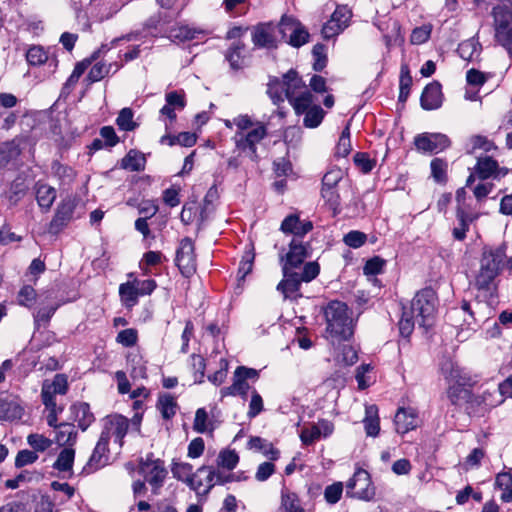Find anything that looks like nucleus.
<instances>
[{
    "instance_id": "nucleus-15",
    "label": "nucleus",
    "mask_w": 512,
    "mask_h": 512,
    "mask_svg": "<svg viewBox=\"0 0 512 512\" xmlns=\"http://www.w3.org/2000/svg\"><path fill=\"white\" fill-rule=\"evenodd\" d=\"M68 390L67 377L64 374H56L52 380L46 379L42 384L41 397L47 409L56 408V395H64Z\"/></svg>"
},
{
    "instance_id": "nucleus-47",
    "label": "nucleus",
    "mask_w": 512,
    "mask_h": 512,
    "mask_svg": "<svg viewBox=\"0 0 512 512\" xmlns=\"http://www.w3.org/2000/svg\"><path fill=\"white\" fill-rule=\"evenodd\" d=\"M430 166L434 180L438 183H445L447 180V163L440 158H435L431 161Z\"/></svg>"
},
{
    "instance_id": "nucleus-42",
    "label": "nucleus",
    "mask_w": 512,
    "mask_h": 512,
    "mask_svg": "<svg viewBox=\"0 0 512 512\" xmlns=\"http://www.w3.org/2000/svg\"><path fill=\"white\" fill-rule=\"evenodd\" d=\"M59 304L53 303L47 306L40 307L36 313L34 314V322L35 324L40 326H46L50 321L51 317L54 315L56 310L58 309Z\"/></svg>"
},
{
    "instance_id": "nucleus-44",
    "label": "nucleus",
    "mask_w": 512,
    "mask_h": 512,
    "mask_svg": "<svg viewBox=\"0 0 512 512\" xmlns=\"http://www.w3.org/2000/svg\"><path fill=\"white\" fill-rule=\"evenodd\" d=\"M416 317L406 308H403L402 317L399 321V331L403 337H409L414 330Z\"/></svg>"
},
{
    "instance_id": "nucleus-12",
    "label": "nucleus",
    "mask_w": 512,
    "mask_h": 512,
    "mask_svg": "<svg viewBox=\"0 0 512 512\" xmlns=\"http://www.w3.org/2000/svg\"><path fill=\"white\" fill-rule=\"evenodd\" d=\"M346 488L348 496L361 500H370L375 494L370 475L362 469L354 473L353 477L347 482Z\"/></svg>"
},
{
    "instance_id": "nucleus-2",
    "label": "nucleus",
    "mask_w": 512,
    "mask_h": 512,
    "mask_svg": "<svg viewBox=\"0 0 512 512\" xmlns=\"http://www.w3.org/2000/svg\"><path fill=\"white\" fill-rule=\"evenodd\" d=\"M326 332L333 340L345 341L353 335V319L348 306L341 301H331L324 308Z\"/></svg>"
},
{
    "instance_id": "nucleus-49",
    "label": "nucleus",
    "mask_w": 512,
    "mask_h": 512,
    "mask_svg": "<svg viewBox=\"0 0 512 512\" xmlns=\"http://www.w3.org/2000/svg\"><path fill=\"white\" fill-rule=\"evenodd\" d=\"M75 410L79 427L82 430H85L94 420L93 414L90 412L89 405L86 403H80L75 406Z\"/></svg>"
},
{
    "instance_id": "nucleus-59",
    "label": "nucleus",
    "mask_w": 512,
    "mask_h": 512,
    "mask_svg": "<svg viewBox=\"0 0 512 512\" xmlns=\"http://www.w3.org/2000/svg\"><path fill=\"white\" fill-rule=\"evenodd\" d=\"M367 235L361 231L353 230L348 232L344 238V243L351 248H359L365 244Z\"/></svg>"
},
{
    "instance_id": "nucleus-17",
    "label": "nucleus",
    "mask_w": 512,
    "mask_h": 512,
    "mask_svg": "<svg viewBox=\"0 0 512 512\" xmlns=\"http://www.w3.org/2000/svg\"><path fill=\"white\" fill-rule=\"evenodd\" d=\"M276 29V25L271 22L256 25L252 32L254 45L262 48H276L280 42Z\"/></svg>"
},
{
    "instance_id": "nucleus-20",
    "label": "nucleus",
    "mask_w": 512,
    "mask_h": 512,
    "mask_svg": "<svg viewBox=\"0 0 512 512\" xmlns=\"http://www.w3.org/2000/svg\"><path fill=\"white\" fill-rule=\"evenodd\" d=\"M420 103L425 110L439 108L442 104L441 85L438 82L428 84L422 92Z\"/></svg>"
},
{
    "instance_id": "nucleus-53",
    "label": "nucleus",
    "mask_w": 512,
    "mask_h": 512,
    "mask_svg": "<svg viewBox=\"0 0 512 512\" xmlns=\"http://www.w3.org/2000/svg\"><path fill=\"white\" fill-rule=\"evenodd\" d=\"M308 39V31L299 22L298 27H296V29L292 31V34H289V40H287V43L293 47L298 48L307 43Z\"/></svg>"
},
{
    "instance_id": "nucleus-22",
    "label": "nucleus",
    "mask_w": 512,
    "mask_h": 512,
    "mask_svg": "<svg viewBox=\"0 0 512 512\" xmlns=\"http://www.w3.org/2000/svg\"><path fill=\"white\" fill-rule=\"evenodd\" d=\"M397 433L405 434L417 427V415L411 408H400L394 418Z\"/></svg>"
},
{
    "instance_id": "nucleus-58",
    "label": "nucleus",
    "mask_w": 512,
    "mask_h": 512,
    "mask_svg": "<svg viewBox=\"0 0 512 512\" xmlns=\"http://www.w3.org/2000/svg\"><path fill=\"white\" fill-rule=\"evenodd\" d=\"M38 460V454L34 450H20L15 457V466L22 468L26 465L35 463Z\"/></svg>"
},
{
    "instance_id": "nucleus-9",
    "label": "nucleus",
    "mask_w": 512,
    "mask_h": 512,
    "mask_svg": "<svg viewBox=\"0 0 512 512\" xmlns=\"http://www.w3.org/2000/svg\"><path fill=\"white\" fill-rule=\"evenodd\" d=\"M267 127L262 122H255L254 128L248 132H236L234 136L236 148L250 157L251 160H258L257 144L267 136Z\"/></svg>"
},
{
    "instance_id": "nucleus-24",
    "label": "nucleus",
    "mask_w": 512,
    "mask_h": 512,
    "mask_svg": "<svg viewBox=\"0 0 512 512\" xmlns=\"http://www.w3.org/2000/svg\"><path fill=\"white\" fill-rule=\"evenodd\" d=\"M78 432L71 423H61L55 430V441L59 446H73L76 443Z\"/></svg>"
},
{
    "instance_id": "nucleus-37",
    "label": "nucleus",
    "mask_w": 512,
    "mask_h": 512,
    "mask_svg": "<svg viewBox=\"0 0 512 512\" xmlns=\"http://www.w3.org/2000/svg\"><path fill=\"white\" fill-rule=\"evenodd\" d=\"M244 50L243 43L233 44L226 53V59L230 64V67L234 70H238L243 66L242 52Z\"/></svg>"
},
{
    "instance_id": "nucleus-21",
    "label": "nucleus",
    "mask_w": 512,
    "mask_h": 512,
    "mask_svg": "<svg viewBox=\"0 0 512 512\" xmlns=\"http://www.w3.org/2000/svg\"><path fill=\"white\" fill-rule=\"evenodd\" d=\"M258 372L253 368H247L244 366H239L234 371L233 382L236 386V391L238 395H241L243 398L246 397L250 386L247 382L248 379H257Z\"/></svg>"
},
{
    "instance_id": "nucleus-18",
    "label": "nucleus",
    "mask_w": 512,
    "mask_h": 512,
    "mask_svg": "<svg viewBox=\"0 0 512 512\" xmlns=\"http://www.w3.org/2000/svg\"><path fill=\"white\" fill-rule=\"evenodd\" d=\"M313 229V223L309 220H300L297 214H290L284 218L280 230L285 234H292L300 239Z\"/></svg>"
},
{
    "instance_id": "nucleus-25",
    "label": "nucleus",
    "mask_w": 512,
    "mask_h": 512,
    "mask_svg": "<svg viewBox=\"0 0 512 512\" xmlns=\"http://www.w3.org/2000/svg\"><path fill=\"white\" fill-rule=\"evenodd\" d=\"M203 34L202 30L190 28L187 25L172 27L168 32V38L173 42H185L197 39L198 35Z\"/></svg>"
},
{
    "instance_id": "nucleus-55",
    "label": "nucleus",
    "mask_w": 512,
    "mask_h": 512,
    "mask_svg": "<svg viewBox=\"0 0 512 512\" xmlns=\"http://www.w3.org/2000/svg\"><path fill=\"white\" fill-rule=\"evenodd\" d=\"M321 196L336 214L340 208V195L336 188H322Z\"/></svg>"
},
{
    "instance_id": "nucleus-5",
    "label": "nucleus",
    "mask_w": 512,
    "mask_h": 512,
    "mask_svg": "<svg viewBox=\"0 0 512 512\" xmlns=\"http://www.w3.org/2000/svg\"><path fill=\"white\" fill-rule=\"evenodd\" d=\"M495 39L512 57V2L503 0L493 7Z\"/></svg>"
},
{
    "instance_id": "nucleus-63",
    "label": "nucleus",
    "mask_w": 512,
    "mask_h": 512,
    "mask_svg": "<svg viewBox=\"0 0 512 512\" xmlns=\"http://www.w3.org/2000/svg\"><path fill=\"white\" fill-rule=\"evenodd\" d=\"M343 485L341 482L333 483L325 488L324 497L329 504L337 503L342 495Z\"/></svg>"
},
{
    "instance_id": "nucleus-64",
    "label": "nucleus",
    "mask_w": 512,
    "mask_h": 512,
    "mask_svg": "<svg viewBox=\"0 0 512 512\" xmlns=\"http://www.w3.org/2000/svg\"><path fill=\"white\" fill-rule=\"evenodd\" d=\"M159 119L164 122L165 130L171 131L177 119L176 110L166 104L160 109Z\"/></svg>"
},
{
    "instance_id": "nucleus-54",
    "label": "nucleus",
    "mask_w": 512,
    "mask_h": 512,
    "mask_svg": "<svg viewBox=\"0 0 512 512\" xmlns=\"http://www.w3.org/2000/svg\"><path fill=\"white\" fill-rule=\"evenodd\" d=\"M351 140H350V130L349 127H346L339 138V141L336 146L335 155L337 157H346L351 152Z\"/></svg>"
},
{
    "instance_id": "nucleus-30",
    "label": "nucleus",
    "mask_w": 512,
    "mask_h": 512,
    "mask_svg": "<svg viewBox=\"0 0 512 512\" xmlns=\"http://www.w3.org/2000/svg\"><path fill=\"white\" fill-rule=\"evenodd\" d=\"M476 173L480 179L491 177L498 170V163L492 157H479L475 167Z\"/></svg>"
},
{
    "instance_id": "nucleus-8",
    "label": "nucleus",
    "mask_w": 512,
    "mask_h": 512,
    "mask_svg": "<svg viewBox=\"0 0 512 512\" xmlns=\"http://www.w3.org/2000/svg\"><path fill=\"white\" fill-rule=\"evenodd\" d=\"M139 473L143 476L145 482L151 486L152 494L159 495L168 475L164 461L154 458L153 454H149L145 459L140 460Z\"/></svg>"
},
{
    "instance_id": "nucleus-29",
    "label": "nucleus",
    "mask_w": 512,
    "mask_h": 512,
    "mask_svg": "<svg viewBox=\"0 0 512 512\" xmlns=\"http://www.w3.org/2000/svg\"><path fill=\"white\" fill-rule=\"evenodd\" d=\"M145 157L136 150H130L121 161V167L129 171H140L145 167Z\"/></svg>"
},
{
    "instance_id": "nucleus-32",
    "label": "nucleus",
    "mask_w": 512,
    "mask_h": 512,
    "mask_svg": "<svg viewBox=\"0 0 512 512\" xmlns=\"http://www.w3.org/2000/svg\"><path fill=\"white\" fill-rule=\"evenodd\" d=\"M75 458V450L71 447L64 448L59 453L53 467L60 472H67L72 469Z\"/></svg>"
},
{
    "instance_id": "nucleus-35",
    "label": "nucleus",
    "mask_w": 512,
    "mask_h": 512,
    "mask_svg": "<svg viewBox=\"0 0 512 512\" xmlns=\"http://www.w3.org/2000/svg\"><path fill=\"white\" fill-rule=\"evenodd\" d=\"M171 472L173 476L183 482L189 484L190 479L194 476L193 466L189 463L185 462H176L172 463Z\"/></svg>"
},
{
    "instance_id": "nucleus-40",
    "label": "nucleus",
    "mask_w": 512,
    "mask_h": 512,
    "mask_svg": "<svg viewBox=\"0 0 512 512\" xmlns=\"http://www.w3.org/2000/svg\"><path fill=\"white\" fill-rule=\"evenodd\" d=\"M119 293L122 301L127 306H133L136 304L138 299V291L135 282H126L120 285Z\"/></svg>"
},
{
    "instance_id": "nucleus-23",
    "label": "nucleus",
    "mask_w": 512,
    "mask_h": 512,
    "mask_svg": "<svg viewBox=\"0 0 512 512\" xmlns=\"http://www.w3.org/2000/svg\"><path fill=\"white\" fill-rule=\"evenodd\" d=\"M287 76L288 72L283 75L282 80L273 78L268 83L267 94L276 105L287 99V88L289 84Z\"/></svg>"
},
{
    "instance_id": "nucleus-13",
    "label": "nucleus",
    "mask_w": 512,
    "mask_h": 512,
    "mask_svg": "<svg viewBox=\"0 0 512 512\" xmlns=\"http://www.w3.org/2000/svg\"><path fill=\"white\" fill-rule=\"evenodd\" d=\"M311 246L308 242L293 238L289 244V251L285 256H281L282 267L288 269H298L304 263L305 259L310 257Z\"/></svg>"
},
{
    "instance_id": "nucleus-48",
    "label": "nucleus",
    "mask_w": 512,
    "mask_h": 512,
    "mask_svg": "<svg viewBox=\"0 0 512 512\" xmlns=\"http://www.w3.org/2000/svg\"><path fill=\"white\" fill-rule=\"evenodd\" d=\"M133 111L130 108H123L116 119V123L121 130L132 131L136 128V123L133 121Z\"/></svg>"
},
{
    "instance_id": "nucleus-43",
    "label": "nucleus",
    "mask_w": 512,
    "mask_h": 512,
    "mask_svg": "<svg viewBox=\"0 0 512 512\" xmlns=\"http://www.w3.org/2000/svg\"><path fill=\"white\" fill-rule=\"evenodd\" d=\"M185 92L183 90H174L165 94L166 105L175 109L176 111H182L186 106Z\"/></svg>"
},
{
    "instance_id": "nucleus-27",
    "label": "nucleus",
    "mask_w": 512,
    "mask_h": 512,
    "mask_svg": "<svg viewBox=\"0 0 512 512\" xmlns=\"http://www.w3.org/2000/svg\"><path fill=\"white\" fill-rule=\"evenodd\" d=\"M56 199V190L47 184H37L36 200L40 207L49 209Z\"/></svg>"
},
{
    "instance_id": "nucleus-38",
    "label": "nucleus",
    "mask_w": 512,
    "mask_h": 512,
    "mask_svg": "<svg viewBox=\"0 0 512 512\" xmlns=\"http://www.w3.org/2000/svg\"><path fill=\"white\" fill-rule=\"evenodd\" d=\"M304 114L303 123L307 128L318 127L324 118V111L319 105H313L309 110L305 111Z\"/></svg>"
},
{
    "instance_id": "nucleus-4",
    "label": "nucleus",
    "mask_w": 512,
    "mask_h": 512,
    "mask_svg": "<svg viewBox=\"0 0 512 512\" xmlns=\"http://www.w3.org/2000/svg\"><path fill=\"white\" fill-rule=\"evenodd\" d=\"M505 258L506 253L503 247L483 251L480 269L475 279V285L478 289H489L494 279L499 275Z\"/></svg>"
},
{
    "instance_id": "nucleus-33",
    "label": "nucleus",
    "mask_w": 512,
    "mask_h": 512,
    "mask_svg": "<svg viewBox=\"0 0 512 512\" xmlns=\"http://www.w3.org/2000/svg\"><path fill=\"white\" fill-rule=\"evenodd\" d=\"M20 154L19 147L14 141L0 144V169L5 168L9 162Z\"/></svg>"
},
{
    "instance_id": "nucleus-3",
    "label": "nucleus",
    "mask_w": 512,
    "mask_h": 512,
    "mask_svg": "<svg viewBox=\"0 0 512 512\" xmlns=\"http://www.w3.org/2000/svg\"><path fill=\"white\" fill-rule=\"evenodd\" d=\"M283 279L277 285V290L280 291L285 298L296 299L302 295L299 289L302 282H310L315 279L320 272V266L317 262H307L302 268L301 272L294 269L283 268Z\"/></svg>"
},
{
    "instance_id": "nucleus-28",
    "label": "nucleus",
    "mask_w": 512,
    "mask_h": 512,
    "mask_svg": "<svg viewBox=\"0 0 512 512\" xmlns=\"http://www.w3.org/2000/svg\"><path fill=\"white\" fill-rule=\"evenodd\" d=\"M177 402L171 394L164 393L158 397L157 408L164 419H170L176 414Z\"/></svg>"
},
{
    "instance_id": "nucleus-39",
    "label": "nucleus",
    "mask_w": 512,
    "mask_h": 512,
    "mask_svg": "<svg viewBox=\"0 0 512 512\" xmlns=\"http://www.w3.org/2000/svg\"><path fill=\"white\" fill-rule=\"evenodd\" d=\"M457 51L459 56L467 61H472L475 57L479 56L478 43L474 39H468L460 43Z\"/></svg>"
},
{
    "instance_id": "nucleus-7",
    "label": "nucleus",
    "mask_w": 512,
    "mask_h": 512,
    "mask_svg": "<svg viewBox=\"0 0 512 512\" xmlns=\"http://www.w3.org/2000/svg\"><path fill=\"white\" fill-rule=\"evenodd\" d=\"M287 100L297 115L304 114L313 104V95L295 70L288 71Z\"/></svg>"
},
{
    "instance_id": "nucleus-14",
    "label": "nucleus",
    "mask_w": 512,
    "mask_h": 512,
    "mask_svg": "<svg viewBox=\"0 0 512 512\" xmlns=\"http://www.w3.org/2000/svg\"><path fill=\"white\" fill-rule=\"evenodd\" d=\"M192 240L188 237L181 240L176 253V265L185 277L192 276L196 271V255Z\"/></svg>"
},
{
    "instance_id": "nucleus-36",
    "label": "nucleus",
    "mask_w": 512,
    "mask_h": 512,
    "mask_svg": "<svg viewBox=\"0 0 512 512\" xmlns=\"http://www.w3.org/2000/svg\"><path fill=\"white\" fill-rule=\"evenodd\" d=\"M457 219L459 221V226L455 227L453 230V235L457 240H463L466 236V231L468 230V223L472 222L477 216L470 217L462 208L458 207L457 209Z\"/></svg>"
},
{
    "instance_id": "nucleus-52",
    "label": "nucleus",
    "mask_w": 512,
    "mask_h": 512,
    "mask_svg": "<svg viewBox=\"0 0 512 512\" xmlns=\"http://www.w3.org/2000/svg\"><path fill=\"white\" fill-rule=\"evenodd\" d=\"M30 65H42L48 60L47 52L41 46H32L26 53Z\"/></svg>"
},
{
    "instance_id": "nucleus-45",
    "label": "nucleus",
    "mask_w": 512,
    "mask_h": 512,
    "mask_svg": "<svg viewBox=\"0 0 512 512\" xmlns=\"http://www.w3.org/2000/svg\"><path fill=\"white\" fill-rule=\"evenodd\" d=\"M281 507L284 509V512H305L300 507L297 495L289 491H282Z\"/></svg>"
},
{
    "instance_id": "nucleus-11",
    "label": "nucleus",
    "mask_w": 512,
    "mask_h": 512,
    "mask_svg": "<svg viewBox=\"0 0 512 512\" xmlns=\"http://www.w3.org/2000/svg\"><path fill=\"white\" fill-rule=\"evenodd\" d=\"M128 428V418L120 414L108 415L103 419V428L100 438H105V441L108 444L110 439L113 438L114 443L121 448L123 446V439L128 432Z\"/></svg>"
},
{
    "instance_id": "nucleus-56",
    "label": "nucleus",
    "mask_w": 512,
    "mask_h": 512,
    "mask_svg": "<svg viewBox=\"0 0 512 512\" xmlns=\"http://www.w3.org/2000/svg\"><path fill=\"white\" fill-rule=\"evenodd\" d=\"M412 84V78L409 74V70L407 66H402L401 68V78H400V92H399V100L405 102L410 93V87Z\"/></svg>"
},
{
    "instance_id": "nucleus-50",
    "label": "nucleus",
    "mask_w": 512,
    "mask_h": 512,
    "mask_svg": "<svg viewBox=\"0 0 512 512\" xmlns=\"http://www.w3.org/2000/svg\"><path fill=\"white\" fill-rule=\"evenodd\" d=\"M190 365L192 370L194 371V381L195 383H202L206 368V363L204 358L198 354H192L190 357Z\"/></svg>"
},
{
    "instance_id": "nucleus-34",
    "label": "nucleus",
    "mask_w": 512,
    "mask_h": 512,
    "mask_svg": "<svg viewBox=\"0 0 512 512\" xmlns=\"http://www.w3.org/2000/svg\"><path fill=\"white\" fill-rule=\"evenodd\" d=\"M298 24L299 22L295 18L286 15L282 16L279 24L276 25L279 40L287 43L289 34H292V31L298 27Z\"/></svg>"
},
{
    "instance_id": "nucleus-57",
    "label": "nucleus",
    "mask_w": 512,
    "mask_h": 512,
    "mask_svg": "<svg viewBox=\"0 0 512 512\" xmlns=\"http://www.w3.org/2000/svg\"><path fill=\"white\" fill-rule=\"evenodd\" d=\"M314 57L313 69L315 71H322L327 64L326 48L322 44H316L312 49Z\"/></svg>"
},
{
    "instance_id": "nucleus-60",
    "label": "nucleus",
    "mask_w": 512,
    "mask_h": 512,
    "mask_svg": "<svg viewBox=\"0 0 512 512\" xmlns=\"http://www.w3.org/2000/svg\"><path fill=\"white\" fill-rule=\"evenodd\" d=\"M254 257L255 255L252 249L244 253L238 269L240 280H243L252 271Z\"/></svg>"
},
{
    "instance_id": "nucleus-41",
    "label": "nucleus",
    "mask_w": 512,
    "mask_h": 512,
    "mask_svg": "<svg viewBox=\"0 0 512 512\" xmlns=\"http://www.w3.org/2000/svg\"><path fill=\"white\" fill-rule=\"evenodd\" d=\"M27 443L36 452H44L48 450L53 441L42 434L31 433L27 436Z\"/></svg>"
},
{
    "instance_id": "nucleus-62",
    "label": "nucleus",
    "mask_w": 512,
    "mask_h": 512,
    "mask_svg": "<svg viewBox=\"0 0 512 512\" xmlns=\"http://www.w3.org/2000/svg\"><path fill=\"white\" fill-rule=\"evenodd\" d=\"M137 340L138 333L137 330L133 328L121 330L116 337V341L125 347L134 346L137 343Z\"/></svg>"
},
{
    "instance_id": "nucleus-61",
    "label": "nucleus",
    "mask_w": 512,
    "mask_h": 512,
    "mask_svg": "<svg viewBox=\"0 0 512 512\" xmlns=\"http://www.w3.org/2000/svg\"><path fill=\"white\" fill-rule=\"evenodd\" d=\"M18 303L25 307H31L36 300V291L30 286H23L18 293Z\"/></svg>"
},
{
    "instance_id": "nucleus-31",
    "label": "nucleus",
    "mask_w": 512,
    "mask_h": 512,
    "mask_svg": "<svg viewBox=\"0 0 512 512\" xmlns=\"http://www.w3.org/2000/svg\"><path fill=\"white\" fill-rule=\"evenodd\" d=\"M477 402V405H483V409L495 407L503 402V398L499 394L497 389L492 391L486 390L482 395H474L473 403Z\"/></svg>"
},
{
    "instance_id": "nucleus-51",
    "label": "nucleus",
    "mask_w": 512,
    "mask_h": 512,
    "mask_svg": "<svg viewBox=\"0 0 512 512\" xmlns=\"http://www.w3.org/2000/svg\"><path fill=\"white\" fill-rule=\"evenodd\" d=\"M239 457L233 450H223L219 453L217 458L218 466L232 470L238 464Z\"/></svg>"
},
{
    "instance_id": "nucleus-16",
    "label": "nucleus",
    "mask_w": 512,
    "mask_h": 512,
    "mask_svg": "<svg viewBox=\"0 0 512 512\" xmlns=\"http://www.w3.org/2000/svg\"><path fill=\"white\" fill-rule=\"evenodd\" d=\"M414 144L418 151L439 153L449 147L450 140L441 133H422L415 137Z\"/></svg>"
},
{
    "instance_id": "nucleus-26",
    "label": "nucleus",
    "mask_w": 512,
    "mask_h": 512,
    "mask_svg": "<svg viewBox=\"0 0 512 512\" xmlns=\"http://www.w3.org/2000/svg\"><path fill=\"white\" fill-rule=\"evenodd\" d=\"M365 418L363 420L364 428L367 436L375 437L378 435L380 426L378 419V409L375 405L366 407Z\"/></svg>"
},
{
    "instance_id": "nucleus-46",
    "label": "nucleus",
    "mask_w": 512,
    "mask_h": 512,
    "mask_svg": "<svg viewBox=\"0 0 512 512\" xmlns=\"http://www.w3.org/2000/svg\"><path fill=\"white\" fill-rule=\"evenodd\" d=\"M54 175L63 183L68 184L75 178V171L60 162H54L52 165Z\"/></svg>"
},
{
    "instance_id": "nucleus-1",
    "label": "nucleus",
    "mask_w": 512,
    "mask_h": 512,
    "mask_svg": "<svg viewBox=\"0 0 512 512\" xmlns=\"http://www.w3.org/2000/svg\"><path fill=\"white\" fill-rule=\"evenodd\" d=\"M441 370L446 380L449 382L447 396L451 403L456 406L464 407L467 413L474 410L472 392L466 388L469 378L463 374L462 369L451 361L442 363Z\"/></svg>"
},
{
    "instance_id": "nucleus-10",
    "label": "nucleus",
    "mask_w": 512,
    "mask_h": 512,
    "mask_svg": "<svg viewBox=\"0 0 512 512\" xmlns=\"http://www.w3.org/2000/svg\"><path fill=\"white\" fill-rule=\"evenodd\" d=\"M230 481L229 477H223L211 467L201 466L190 479L188 486L198 494L208 493L216 484H224Z\"/></svg>"
},
{
    "instance_id": "nucleus-6",
    "label": "nucleus",
    "mask_w": 512,
    "mask_h": 512,
    "mask_svg": "<svg viewBox=\"0 0 512 512\" xmlns=\"http://www.w3.org/2000/svg\"><path fill=\"white\" fill-rule=\"evenodd\" d=\"M436 294L426 288L416 293L409 307H406L415 317L419 327L425 330L432 326L436 312Z\"/></svg>"
},
{
    "instance_id": "nucleus-19",
    "label": "nucleus",
    "mask_w": 512,
    "mask_h": 512,
    "mask_svg": "<svg viewBox=\"0 0 512 512\" xmlns=\"http://www.w3.org/2000/svg\"><path fill=\"white\" fill-rule=\"evenodd\" d=\"M109 461V448L105 438H99L92 455L90 456L87 464L83 468L87 474L97 471L104 467Z\"/></svg>"
}]
</instances>
